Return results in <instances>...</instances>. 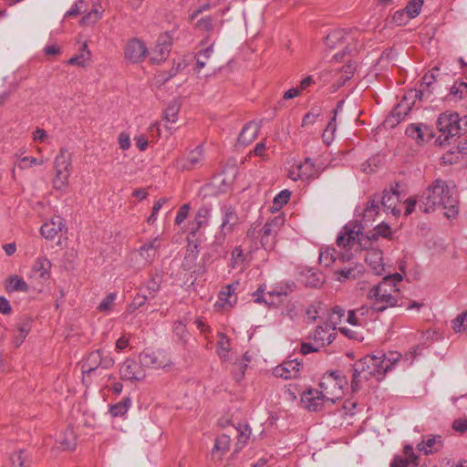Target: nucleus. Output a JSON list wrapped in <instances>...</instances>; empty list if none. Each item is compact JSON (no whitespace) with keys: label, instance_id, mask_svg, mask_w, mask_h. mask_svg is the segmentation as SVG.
<instances>
[{"label":"nucleus","instance_id":"obj_1","mask_svg":"<svg viewBox=\"0 0 467 467\" xmlns=\"http://www.w3.org/2000/svg\"><path fill=\"white\" fill-rule=\"evenodd\" d=\"M458 202L454 185L450 186L446 182L437 179L423 192L419 208L426 213L443 209L444 215L452 218L459 213Z\"/></svg>","mask_w":467,"mask_h":467},{"label":"nucleus","instance_id":"obj_2","mask_svg":"<svg viewBox=\"0 0 467 467\" xmlns=\"http://www.w3.org/2000/svg\"><path fill=\"white\" fill-rule=\"evenodd\" d=\"M400 355L390 354L386 357L383 353L378 355H368L355 362L352 366L351 388L353 391L359 389V383L362 379L368 380L374 377L381 379L391 367L398 361Z\"/></svg>","mask_w":467,"mask_h":467},{"label":"nucleus","instance_id":"obj_3","mask_svg":"<svg viewBox=\"0 0 467 467\" xmlns=\"http://www.w3.org/2000/svg\"><path fill=\"white\" fill-rule=\"evenodd\" d=\"M337 244L340 248L350 250L357 246L356 249H367L368 247V239L362 232V226L357 223H348L337 237Z\"/></svg>","mask_w":467,"mask_h":467},{"label":"nucleus","instance_id":"obj_4","mask_svg":"<svg viewBox=\"0 0 467 467\" xmlns=\"http://www.w3.org/2000/svg\"><path fill=\"white\" fill-rule=\"evenodd\" d=\"M460 117L456 112L441 113L437 119V129L441 133L437 141L441 144H450L452 140L460 137L462 129L460 125Z\"/></svg>","mask_w":467,"mask_h":467},{"label":"nucleus","instance_id":"obj_5","mask_svg":"<svg viewBox=\"0 0 467 467\" xmlns=\"http://www.w3.org/2000/svg\"><path fill=\"white\" fill-rule=\"evenodd\" d=\"M222 223L220 225V233L215 235V243L223 244L227 234L234 232L235 226L239 224V217L235 208L232 205L225 204L221 208Z\"/></svg>","mask_w":467,"mask_h":467},{"label":"nucleus","instance_id":"obj_6","mask_svg":"<svg viewBox=\"0 0 467 467\" xmlns=\"http://www.w3.org/2000/svg\"><path fill=\"white\" fill-rule=\"evenodd\" d=\"M346 384V379H339V380L337 381V379L333 378V375H325L321 379L319 387L321 389L320 391L327 400L336 403L344 394L343 387Z\"/></svg>","mask_w":467,"mask_h":467},{"label":"nucleus","instance_id":"obj_7","mask_svg":"<svg viewBox=\"0 0 467 467\" xmlns=\"http://www.w3.org/2000/svg\"><path fill=\"white\" fill-rule=\"evenodd\" d=\"M285 219L275 216L266 222L261 230V244L265 250H272L275 244V236L283 225Z\"/></svg>","mask_w":467,"mask_h":467},{"label":"nucleus","instance_id":"obj_8","mask_svg":"<svg viewBox=\"0 0 467 467\" xmlns=\"http://www.w3.org/2000/svg\"><path fill=\"white\" fill-rule=\"evenodd\" d=\"M114 365V359L109 356H103L100 349L92 351L82 365V372L90 375L98 368H109Z\"/></svg>","mask_w":467,"mask_h":467},{"label":"nucleus","instance_id":"obj_9","mask_svg":"<svg viewBox=\"0 0 467 467\" xmlns=\"http://www.w3.org/2000/svg\"><path fill=\"white\" fill-rule=\"evenodd\" d=\"M148 53L146 44L139 38L130 39L124 48L125 59L132 64L143 61Z\"/></svg>","mask_w":467,"mask_h":467},{"label":"nucleus","instance_id":"obj_10","mask_svg":"<svg viewBox=\"0 0 467 467\" xmlns=\"http://www.w3.org/2000/svg\"><path fill=\"white\" fill-rule=\"evenodd\" d=\"M140 362L144 367L161 368L170 365L171 361L163 350L145 349L140 355Z\"/></svg>","mask_w":467,"mask_h":467},{"label":"nucleus","instance_id":"obj_11","mask_svg":"<svg viewBox=\"0 0 467 467\" xmlns=\"http://www.w3.org/2000/svg\"><path fill=\"white\" fill-rule=\"evenodd\" d=\"M354 40V37L345 29H335L327 34L325 44L330 49H335L340 47H344V51L351 53L356 47H350L348 41Z\"/></svg>","mask_w":467,"mask_h":467},{"label":"nucleus","instance_id":"obj_12","mask_svg":"<svg viewBox=\"0 0 467 467\" xmlns=\"http://www.w3.org/2000/svg\"><path fill=\"white\" fill-rule=\"evenodd\" d=\"M120 378L124 380L140 381L146 374L142 365L134 359L127 358L119 368Z\"/></svg>","mask_w":467,"mask_h":467},{"label":"nucleus","instance_id":"obj_13","mask_svg":"<svg viewBox=\"0 0 467 467\" xmlns=\"http://www.w3.org/2000/svg\"><path fill=\"white\" fill-rule=\"evenodd\" d=\"M336 336L337 328H334V327L324 320L321 325L317 327L310 337L314 340L316 345L324 348L331 344L336 338Z\"/></svg>","mask_w":467,"mask_h":467},{"label":"nucleus","instance_id":"obj_14","mask_svg":"<svg viewBox=\"0 0 467 467\" xmlns=\"http://www.w3.org/2000/svg\"><path fill=\"white\" fill-rule=\"evenodd\" d=\"M368 296L372 300L371 310L374 312H383L389 307L397 306L398 303L395 295L379 293V296H377L373 289L369 290Z\"/></svg>","mask_w":467,"mask_h":467},{"label":"nucleus","instance_id":"obj_15","mask_svg":"<svg viewBox=\"0 0 467 467\" xmlns=\"http://www.w3.org/2000/svg\"><path fill=\"white\" fill-rule=\"evenodd\" d=\"M264 293V285H260L256 292L254 293L253 296H254V302L263 303L265 302L267 305L275 306L282 302V296H287L288 292L286 289L282 287L275 288L272 291L266 293V297L263 296Z\"/></svg>","mask_w":467,"mask_h":467},{"label":"nucleus","instance_id":"obj_16","mask_svg":"<svg viewBox=\"0 0 467 467\" xmlns=\"http://www.w3.org/2000/svg\"><path fill=\"white\" fill-rule=\"evenodd\" d=\"M325 400H327V399L323 396V393L317 389H309L304 392L301 397V402L309 411L320 410Z\"/></svg>","mask_w":467,"mask_h":467},{"label":"nucleus","instance_id":"obj_17","mask_svg":"<svg viewBox=\"0 0 467 467\" xmlns=\"http://www.w3.org/2000/svg\"><path fill=\"white\" fill-rule=\"evenodd\" d=\"M302 368V363L297 358L284 362L281 366L275 368V376L284 378L285 379H295L299 375Z\"/></svg>","mask_w":467,"mask_h":467},{"label":"nucleus","instance_id":"obj_18","mask_svg":"<svg viewBox=\"0 0 467 467\" xmlns=\"http://www.w3.org/2000/svg\"><path fill=\"white\" fill-rule=\"evenodd\" d=\"M65 223L59 215H54L49 222L45 223L41 228L40 233L46 239L52 240L55 236L65 228Z\"/></svg>","mask_w":467,"mask_h":467},{"label":"nucleus","instance_id":"obj_19","mask_svg":"<svg viewBox=\"0 0 467 467\" xmlns=\"http://www.w3.org/2000/svg\"><path fill=\"white\" fill-rule=\"evenodd\" d=\"M399 202V194L395 192L384 191L380 196V205L386 213H391L394 216H399L400 210L397 209Z\"/></svg>","mask_w":467,"mask_h":467},{"label":"nucleus","instance_id":"obj_20","mask_svg":"<svg viewBox=\"0 0 467 467\" xmlns=\"http://www.w3.org/2000/svg\"><path fill=\"white\" fill-rule=\"evenodd\" d=\"M368 252L365 256V260L368 265L371 267L376 275H382L384 273L383 255L379 249H369L367 248Z\"/></svg>","mask_w":467,"mask_h":467},{"label":"nucleus","instance_id":"obj_21","mask_svg":"<svg viewBox=\"0 0 467 467\" xmlns=\"http://www.w3.org/2000/svg\"><path fill=\"white\" fill-rule=\"evenodd\" d=\"M405 133L418 142L431 140L433 137L430 128L423 124H410L406 129Z\"/></svg>","mask_w":467,"mask_h":467},{"label":"nucleus","instance_id":"obj_22","mask_svg":"<svg viewBox=\"0 0 467 467\" xmlns=\"http://www.w3.org/2000/svg\"><path fill=\"white\" fill-rule=\"evenodd\" d=\"M171 46V39L167 35H162L158 38L157 46L153 50V57L151 60L153 62H160L168 57L170 48Z\"/></svg>","mask_w":467,"mask_h":467},{"label":"nucleus","instance_id":"obj_23","mask_svg":"<svg viewBox=\"0 0 467 467\" xmlns=\"http://www.w3.org/2000/svg\"><path fill=\"white\" fill-rule=\"evenodd\" d=\"M161 239L157 236L142 245L140 250V255L148 263L150 264L157 255L158 249L161 247Z\"/></svg>","mask_w":467,"mask_h":467},{"label":"nucleus","instance_id":"obj_24","mask_svg":"<svg viewBox=\"0 0 467 467\" xmlns=\"http://www.w3.org/2000/svg\"><path fill=\"white\" fill-rule=\"evenodd\" d=\"M443 445L441 435L427 436L420 443L417 445L420 451H423L426 455L431 454L441 449Z\"/></svg>","mask_w":467,"mask_h":467},{"label":"nucleus","instance_id":"obj_25","mask_svg":"<svg viewBox=\"0 0 467 467\" xmlns=\"http://www.w3.org/2000/svg\"><path fill=\"white\" fill-rule=\"evenodd\" d=\"M211 216V208L207 205L200 207L195 214L194 220L191 223L190 231L192 234L198 232L202 226L208 224Z\"/></svg>","mask_w":467,"mask_h":467},{"label":"nucleus","instance_id":"obj_26","mask_svg":"<svg viewBox=\"0 0 467 467\" xmlns=\"http://www.w3.org/2000/svg\"><path fill=\"white\" fill-rule=\"evenodd\" d=\"M260 127V123L255 121L247 123L240 132L238 142L244 145L250 144L257 137Z\"/></svg>","mask_w":467,"mask_h":467},{"label":"nucleus","instance_id":"obj_27","mask_svg":"<svg viewBox=\"0 0 467 467\" xmlns=\"http://www.w3.org/2000/svg\"><path fill=\"white\" fill-rule=\"evenodd\" d=\"M202 161V149L201 146H198L188 154V157L185 160L178 161V165H181L184 170H192L199 166Z\"/></svg>","mask_w":467,"mask_h":467},{"label":"nucleus","instance_id":"obj_28","mask_svg":"<svg viewBox=\"0 0 467 467\" xmlns=\"http://www.w3.org/2000/svg\"><path fill=\"white\" fill-rule=\"evenodd\" d=\"M296 176L302 180L317 178L319 176L320 173L318 170L316 169L314 162L309 158H306L304 163L298 164L296 166Z\"/></svg>","mask_w":467,"mask_h":467},{"label":"nucleus","instance_id":"obj_29","mask_svg":"<svg viewBox=\"0 0 467 467\" xmlns=\"http://www.w3.org/2000/svg\"><path fill=\"white\" fill-rule=\"evenodd\" d=\"M71 153L67 149L61 148L54 161L55 171L61 170L71 171Z\"/></svg>","mask_w":467,"mask_h":467},{"label":"nucleus","instance_id":"obj_30","mask_svg":"<svg viewBox=\"0 0 467 467\" xmlns=\"http://www.w3.org/2000/svg\"><path fill=\"white\" fill-rule=\"evenodd\" d=\"M380 205V195H372L367 202V206L364 210V219L370 221L378 214Z\"/></svg>","mask_w":467,"mask_h":467},{"label":"nucleus","instance_id":"obj_31","mask_svg":"<svg viewBox=\"0 0 467 467\" xmlns=\"http://www.w3.org/2000/svg\"><path fill=\"white\" fill-rule=\"evenodd\" d=\"M50 268L51 262L47 257H39L35 262L32 270L34 273L38 274L39 277L47 280L49 277Z\"/></svg>","mask_w":467,"mask_h":467},{"label":"nucleus","instance_id":"obj_32","mask_svg":"<svg viewBox=\"0 0 467 467\" xmlns=\"http://www.w3.org/2000/svg\"><path fill=\"white\" fill-rule=\"evenodd\" d=\"M71 171H56V176L53 180V187L57 191L65 192L68 186V179Z\"/></svg>","mask_w":467,"mask_h":467},{"label":"nucleus","instance_id":"obj_33","mask_svg":"<svg viewBox=\"0 0 467 467\" xmlns=\"http://www.w3.org/2000/svg\"><path fill=\"white\" fill-rule=\"evenodd\" d=\"M131 406V399L125 397L119 402L109 407V412L112 417L124 416Z\"/></svg>","mask_w":467,"mask_h":467},{"label":"nucleus","instance_id":"obj_34","mask_svg":"<svg viewBox=\"0 0 467 467\" xmlns=\"http://www.w3.org/2000/svg\"><path fill=\"white\" fill-rule=\"evenodd\" d=\"M361 271L358 269V265H350L348 267H344L342 269L337 270L335 274L337 275V279L339 282H344L348 279H356L359 276Z\"/></svg>","mask_w":467,"mask_h":467},{"label":"nucleus","instance_id":"obj_35","mask_svg":"<svg viewBox=\"0 0 467 467\" xmlns=\"http://www.w3.org/2000/svg\"><path fill=\"white\" fill-rule=\"evenodd\" d=\"M344 314V309L338 306H334L331 311L325 308V321L337 328V325L340 323Z\"/></svg>","mask_w":467,"mask_h":467},{"label":"nucleus","instance_id":"obj_36","mask_svg":"<svg viewBox=\"0 0 467 467\" xmlns=\"http://www.w3.org/2000/svg\"><path fill=\"white\" fill-rule=\"evenodd\" d=\"M5 289L8 292H27L28 285L22 278L17 275H12L6 280Z\"/></svg>","mask_w":467,"mask_h":467},{"label":"nucleus","instance_id":"obj_37","mask_svg":"<svg viewBox=\"0 0 467 467\" xmlns=\"http://www.w3.org/2000/svg\"><path fill=\"white\" fill-rule=\"evenodd\" d=\"M90 57V52L88 49L87 43H84L82 47H80L78 54L72 57L68 60L69 65L78 66V67H85L87 65V61L89 60Z\"/></svg>","mask_w":467,"mask_h":467},{"label":"nucleus","instance_id":"obj_38","mask_svg":"<svg viewBox=\"0 0 467 467\" xmlns=\"http://www.w3.org/2000/svg\"><path fill=\"white\" fill-rule=\"evenodd\" d=\"M379 236H382L388 239L392 238V232L390 227L388 224L383 223L375 227L373 232L366 235V237L368 239V246L371 244V242L377 240Z\"/></svg>","mask_w":467,"mask_h":467},{"label":"nucleus","instance_id":"obj_39","mask_svg":"<svg viewBox=\"0 0 467 467\" xmlns=\"http://www.w3.org/2000/svg\"><path fill=\"white\" fill-rule=\"evenodd\" d=\"M410 110V105L403 99L402 102L399 103L397 107L392 110L391 115L389 118V121L394 119L396 123H400Z\"/></svg>","mask_w":467,"mask_h":467},{"label":"nucleus","instance_id":"obj_40","mask_svg":"<svg viewBox=\"0 0 467 467\" xmlns=\"http://www.w3.org/2000/svg\"><path fill=\"white\" fill-rule=\"evenodd\" d=\"M402 279V275L399 273H396L394 275H389L385 276L381 282H387L386 290H390V294H394L395 297L398 298L400 289L398 288L397 285L398 283L401 282Z\"/></svg>","mask_w":467,"mask_h":467},{"label":"nucleus","instance_id":"obj_41","mask_svg":"<svg viewBox=\"0 0 467 467\" xmlns=\"http://www.w3.org/2000/svg\"><path fill=\"white\" fill-rule=\"evenodd\" d=\"M17 330L18 335L14 339V343L16 348L20 347V345L24 342L25 338L31 330V321L29 319H25L22 322L18 323Z\"/></svg>","mask_w":467,"mask_h":467},{"label":"nucleus","instance_id":"obj_42","mask_svg":"<svg viewBox=\"0 0 467 467\" xmlns=\"http://www.w3.org/2000/svg\"><path fill=\"white\" fill-rule=\"evenodd\" d=\"M343 101H339L337 103V109H335L333 110V113H334V116L333 118L331 119V120L327 123V128L323 133V139H324V141L327 143V144H329L330 141L333 140V136H334V133L337 130V126H336V117H337V110L338 109L341 107Z\"/></svg>","mask_w":467,"mask_h":467},{"label":"nucleus","instance_id":"obj_43","mask_svg":"<svg viewBox=\"0 0 467 467\" xmlns=\"http://www.w3.org/2000/svg\"><path fill=\"white\" fill-rule=\"evenodd\" d=\"M307 318L312 321H316L320 318L322 321L325 320V307L320 302H315L310 305L306 312Z\"/></svg>","mask_w":467,"mask_h":467},{"label":"nucleus","instance_id":"obj_44","mask_svg":"<svg viewBox=\"0 0 467 467\" xmlns=\"http://www.w3.org/2000/svg\"><path fill=\"white\" fill-rule=\"evenodd\" d=\"M337 260V250L333 247H327L320 251L319 263L328 267Z\"/></svg>","mask_w":467,"mask_h":467},{"label":"nucleus","instance_id":"obj_45","mask_svg":"<svg viewBox=\"0 0 467 467\" xmlns=\"http://www.w3.org/2000/svg\"><path fill=\"white\" fill-rule=\"evenodd\" d=\"M181 104L177 100H172L165 109L164 118L167 122L175 123L178 119V113Z\"/></svg>","mask_w":467,"mask_h":467},{"label":"nucleus","instance_id":"obj_46","mask_svg":"<svg viewBox=\"0 0 467 467\" xmlns=\"http://www.w3.org/2000/svg\"><path fill=\"white\" fill-rule=\"evenodd\" d=\"M218 337L219 340L217 343V353L222 359L226 360L228 358V353L230 350V340L223 333H220Z\"/></svg>","mask_w":467,"mask_h":467},{"label":"nucleus","instance_id":"obj_47","mask_svg":"<svg viewBox=\"0 0 467 467\" xmlns=\"http://www.w3.org/2000/svg\"><path fill=\"white\" fill-rule=\"evenodd\" d=\"M451 328L455 333H462L467 330V310L462 312L451 322Z\"/></svg>","mask_w":467,"mask_h":467},{"label":"nucleus","instance_id":"obj_48","mask_svg":"<svg viewBox=\"0 0 467 467\" xmlns=\"http://www.w3.org/2000/svg\"><path fill=\"white\" fill-rule=\"evenodd\" d=\"M213 53V45H211L210 47L202 49L199 52V54L196 57V67L198 70L202 69L206 64L211 56Z\"/></svg>","mask_w":467,"mask_h":467},{"label":"nucleus","instance_id":"obj_49","mask_svg":"<svg viewBox=\"0 0 467 467\" xmlns=\"http://www.w3.org/2000/svg\"><path fill=\"white\" fill-rule=\"evenodd\" d=\"M423 5V0H410L406 7L405 12L409 18H415L419 16Z\"/></svg>","mask_w":467,"mask_h":467},{"label":"nucleus","instance_id":"obj_50","mask_svg":"<svg viewBox=\"0 0 467 467\" xmlns=\"http://www.w3.org/2000/svg\"><path fill=\"white\" fill-rule=\"evenodd\" d=\"M322 109L320 107H313L303 118L302 126L306 127L313 125L317 119L321 116Z\"/></svg>","mask_w":467,"mask_h":467},{"label":"nucleus","instance_id":"obj_51","mask_svg":"<svg viewBox=\"0 0 467 467\" xmlns=\"http://www.w3.org/2000/svg\"><path fill=\"white\" fill-rule=\"evenodd\" d=\"M230 443H231L230 436L226 435V434H222L221 436H219L216 439L213 450L217 451H221L222 454H223L229 450Z\"/></svg>","mask_w":467,"mask_h":467},{"label":"nucleus","instance_id":"obj_52","mask_svg":"<svg viewBox=\"0 0 467 467\" xmlns=\"http://www.w3.org/2000/svg\"><path fill=\"white\" fill-rule=\"evenodd\" d=\"M62 450H74L76 447V440L72 431H66V437L59 441Z\"/></svg>","mask_w":467,"mask_h":467},{"label":"nucleus","instance_id":"obj_53","mask_svg":"<svg viewBox=\"0 0 467 467\" xmlns=\"http://www.w3.org/2000/svg\"><path fill=\"white\" fill-rule=\"evenodd\" d=\"M117 297L115 293H109L99 305L98 309L100 312H109L112 309L113 303Z\"/></svg>","mask_w":467,"mask_h":467},{"label":"nucleus","instance_id":"obj_54","mask_svg":"<svg viewBox=\"0 0 467 467\" xmlns=\"http://www.w3.org/2000/svg\"><path fill=\"white\" fill-rule=\"evenodd\" d=\"M173 332L180 340L186 341L188 331L186 329V325L182 321L179 320L174 323Z\"/></svg>","mask_w":467,"mask_h":467},{"label":"nucleus","instance_id":"obj_55","mask_svg":"<svg viewBox=\"0 0 467 467\" xmlns=\"http://www.w3.org/2000/svg\"><path fill=\"white\" fill-rule=\"evenodd\" d=\"M291 192L288 190H284L279 192L274 198V205L276 209L283 207V205L286 204L290 199Z\"/></svg>","mask_w":467,"mask_h":467},{"label":"nucleus","instance_id":"obj_56","mask_svg":"<svg viewBox=\"0 0 467 467\" xmlns=\"http://www.w3.org/2000/svg\"><path fill=\"white\" fill-rule=\"evenodd\" d=\"M148 300V296L146 295L138 294L134 296L132 302L128 306V311L132 313L140 306H144Z\"/></svg>","mask_w":467,"mask_h":467},{"label":"nucleus","instance_id":"obj_57","mask_svg":"<svg viewBox=\"0 0 467 467\" xmlns=\"http://www.w3.org/2000/svg\"><path fill=\"white\" fill-rule=\"evenodd\" d=\"M467 93V83L461 82L459 84L455 83L451 88V95L462 99L464 97V94Z\"/></svg>","mask_w":467,"mask_h":467},{"label":"nucleus","instance_id":"obj_58","mask_svg":"<svg viewBox=\"0 0 467 467\" xmlns=\"http://www.w3.org/2000/svg\"><path fill=\"white\" fill-rule=\"evenodd\" d=\"M161 287V276L156 275L153 276L146 285L149 294L153 297L155 294L160 290Z\"/></svg>","mask_w":467,"mask_h":467},{"label":"nucleus","instance_id":"obj_59","mask_svg":"<svg viewBox=\"0 0 467 467\" xmlns=\"http://www.w3.org/2000/svg\"><path fill=\"white\" fill-rule=\"evenodd\" d=\"M26 456L24 451H16L11 456L12 467H26Z\"/></svg>","mask_w":467,"mask_h":467},{"label":"nucleus","instance_id":"obj_60","mask_svg":"<svg viewBox=\"0 0 467 467\" xmlns=\"http://www.w3.org/2000/svg\"><path fill=\"white\" fill-rule=\"evenodd\" d=\"M196 27L202 31L213 29V18L212 16L202 17L196 22Z\"/></svg>","mask_w":467,"mask_h":467},{"label":"nucleus","instance_id":"obj_61","mask_svg":"<svg viewBox=\"0 0 467 467\" xmlns=\"http://www.w3.org/2000/svg\"><path fill=\"white\" fill-rule=\"evenodd\" d=\"M244 261V254L243 253V250L239 247H235L232 253V264L233 267H240L241 264Z\"/></svg>","mask_w":467,"mask_h":467},{"label":"nucleus","instance_id":"obj_62","mask_svg":"<svg viewBox=\"0 0 467 467\" xmlns=\"http://www.w3.org/2000/svg\"><path fill=\"white\" fill-rule=\"evenodd\" d=\"M190 209L189 203H185L180 207L175 217V223L177 225H180L187 218Z\"/></svg>","mask_w":467,"mask_h":467},{"label":"nucleus","instance_id":"obj_63","mask_svg":"<svg viewBox=\"0 0 467 467\" xmlns=\"http://www.w3.org/2000/svg\"><path fill=\"white\" fill-rule=\"evenodd\" d=\"M323 284V279L316 273L306 275V285L310 287H318Z\"/></svg>","mask_w":467,"mask_h":467},{"label":"nucleus","instance_id":"obj_64","mask_svg":"<svg viewBox=\"0 0 467 467\" xmlns=\"http://www.w3.org/2000/svg\"><path fill=\"white\" fill-rule=\"evenodd\" d=\"M408 19L410 18L408 17L404 9L396 11L392 16V20L397 26H402L406 24Z\"/></svg>","mask_w":467,"mask_h":467}]
</instances>
